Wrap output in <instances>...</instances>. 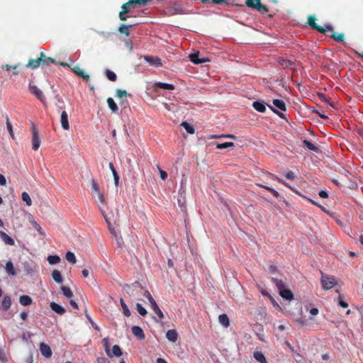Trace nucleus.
<instances>
[{"instance_id":"412c9836","label":"nucleus","mask_w":363,"mask_h":363,"mask_svg":"<svg viewBox=\"0 0 363 363\" xmlns=\"http://www.w3.org/2000/svg\"><path fill=\"white\" fill-rule=\"evenodd\" d=\"M154 87H157L166 90L174 89V86L173 84L160 82L155 83Z\"/></svg>"},{"instance_id":"7ed1b4c3","label":"nucleus","mask_w":363,"mask_h":363,"mask_svg":"<svg viewBox=\"0 0 363 363\" xmlns=\"http://www.w3.org/2000/svg\"><path fill=\"white\" fill-rule=\"evenodd\" d=\"M164 13L167 16H175V15H183L185 14V10L182 7V4L178 1H176L164 9Z\"/></svg>"},{"instance_id":"864d4df0","label":"nucleus","mask_w":363,"mask_h":363,"mask_svg":"<svg viewBox=\"0 0 363 363\" xmlns=\"http://www.w3.org/2000/svg\"><path fill=\"white\" fill-rule=\"evenodd\" d=\"M91 189H92L93 191L98 192L99 190L100 189V188H99V185L97 184V182L94 179H91Z\"/></svg>"},{"instance_id":"9b49d317","label":"nucleus","mask_w":363,"mask_h":363,"mask_svg":"<svg viewBox=\"0 0 363 363\" xmlns=\"http://www.w3.org/2000/svg\"><path fill=\"white\" fill-rule=\"evenodd\" d=\"M99 209L108 225V230H109L111 234L114 235L115 237H117L116 231L115 228L112 226L109 220L108 219V218L105 213V211L100 206H99Z\"/></svg>"},{"instance_id":"dca6fc26","label":"nucleus","mask_w":363,"mask_h":363,"mask_svg":"<svg viewBox=\"0 0 363 363\" xmlns=\"http://www.w3.org/2000/svg\"><path fill=\"white\" fill-rule=\"evenodd\" d=\"M131 331L133 334L137 337L139 340H144L145 337V335L144 334V332L143 329L139 326H133L131 328Z\"/></svg>"},{"instance_id":"0e129e2a","label":"nucleus","mask_w":363,"mask_h":363,"mask_svg":"<svg viewBox=\"0 0 363 363\" xmlns=\"http://www.w3.org/2000/svg\"><path fill=\"white\" fill-rule=\"evenodd\" d=\"M142 294L149 300L150 298H152V295L147 290H145L143 289V291H142Z\"/></svg>"},{"instance_id":"72a5a7b5","label":"nucleus","mask_w":363,"mask_h":363,"mask_svg":"<svg viewBox=\"0 0 363 363\" xmlns=\"http://www.w3.org/2000/svg\"><path fill=\"white\" fill-rule=\"evenodd\" d=\"M92 196L94 197H97L101 204L105 205L106 203L104 195L102 192H101L100 189L98 192L93 191Z\"/></svg>"},{"instance_id":"ddd939ff","label":"nucleus","mask_w":363,"mask_h":363,"mask_svg":"<svg viewBox=\"0 0 363 363\" xmlns=\"http://www.w3.org/2000/svg\"><path fill=\"white\" fill-rule=\"evenodd\" d=\"M40 350L41 354L46 358H50L52 356L51 349L45 343L41 342L40 344Z\"/></svg>"},{"instance_id":"bb28decb","label":"nucleus","mask_w":363,"mask_h":363,"mask_svg":"<svg viewBox=\"0 0 363 363\" xmlns=\"http://www.w3.org/2000/svg\"><path fill=\"white\" fill-rule=\"evenodd\" d=\"M331 32H332V34L330 35V37L331 38H333V40H335L336 41L344 43L345 34L343 33H337L334 32L333 30Z\"/></svg>"},{"instance_id":"774afa93","label":"nucleus","mask_w":363,"mask_h":363,"mask_svg":"<svg viewBox=\"0 0 363 363\" xmlns=\"http://www.w3.org/2000/svg\"><path fill=\"white\" fill-rule=\"evenodd\" d=\"M6 180L5 177L3 174H0V185L4 186V185H6Z\"/></svg>"},{"instance_id":"473e14b6","label":"nucleus","mask_w":363,"mask_h":363,"mask_svg":"<svg viewBox=\"0 0 363 363\" xmlns=\"http://www.w3.org/2000/svg\"><path fill=\"white\" fill-rule=\"evenodd\" d=\"M107 104L108 106V108L111 110L112 113H116L118 111V106L115 103L114 100L109 97L107 99Z\"/></svg>"},{"instance_id":"aec40b11","label":"nucleus","mask_w":363,"mask_h":363,"mask_svg":"<svg viewBox=\"0 0 363 363\" xmlns=\"http://www.w3.org/2000/svg\"><path fill=\"white\" fill-rule=\"evenodd\" d=\"M166 337L170 342H175L178 339V333L175 330H169L166 333Z\"/></svg>"},{"instance_id":"393cba45","label":"nucleus","mask_w":363,"mask_h":363,"mask_svg":"<svg viewBox=\"0 0 363 363\" xmlns=\"http://www.w3.org/2000/svg\"><path fill=\"white\" fill-rule=\"evenodd\" d=\"M6 271L9 275L15 276L16 274V272L11 261H8L6 263Z\"/></svg>"},{"instance_id":"09e8293b","label":"nucleus","mask_w":363,"mask_h":363,"mask_svg":"<svg viewBox=\"0 0 363 363\" xmlns=\"http://www.w3.org/2000/svg\"><path fill=\"white\" fill-rule=\"evenodd\" d=\"M8 362V356L4 349L0 348V363H6Z\"/></svg>"},{"instance_id":"a18cd8bd","label":"nucleus","mask_w":363,"mask_h":363,"mask_svg":"<svg viewBox=\"0 0 363 363\" xmlns=\"http://www.w3.org/2000/svg\"><path fill=\"white\" fill-rule=\"evenodd\" d=\"M136 309L138 313L142 316H145L147 313L146 309L139 303H136Z\"/></svg>"},{"instance_id":"338daca9","label":"nucleus","mask_w":363,"mask_h":363,"mask_svg":"<svg viewBox=\"0 0 363 363\" xmlns=\"http://www.w3.org/2000/svg\"><path fill=\"white\" fill-rule=\"evenodd\" d=\"M149 303H150V307L151 308H154L155 306H157L158 305L157 304L156 301H155V299L152 298H150L148 300Z\"/></svg>"},{"instance_id":"39448f33","label":"nucleus","mask_w":363,"mask_h":363,"mask_svg":"<svg viewBox=\"0 0 363 363\" xmlns=\"http://www.w3.org/2000/svg\"><path fill=\"white\" fill-rule=\"evenodd\" d=\"M321 285L323 289L329 290L337 285V280L334 276L328 275L321 272Z\"/></svg>"},{"instance_id":"f3484780","label":"nucleus","mask_w":363,"mask_h":363,"mask_svg":"<svg viewBox=\"0 0 363 363\" xmlns=\"http://www.w3.org/2000/svg\"><path fill=\"white\" fill-rule=\"evenodd\" d=\"M0 238L6 245H14L15 244L14 240L4 231H0Z\"/></svg>"},{"instance_id":"b1692460","label":"nucleus","mask_w":363,"mask_h":363,"mask_svg":"<svg viewBox=\"0 0 363 363\" xmlns=\"http://www.w3.org/2000/svg\"><path fill=\"white\" fill-rule=\"evenodd\" d=\"M252 106L256 111L260 113H264L266 111V106L264 102L254 101Z\"/></svg>"},{"instance_id":"4d7b16f0","label":"nucleus","mask_w":363,"mask_h":363,"mask_svg":"<svg viewBox=\"0 0 363 363\" xmlns=\"http://www.w3.org/2000/svg\"><path fill=\"white\" fill-rule=\"evenodd\" d=\"M318 98L322 101H324L328 104H330V106H333L331 104V103L330 102V100L329 99H328L322 93H318Z\"/></svg>"},{"instance_id":"1a4fd4ad","label":"nucleus","mask_w":363,"mask_h":363,"mask_svg":"<svg viewBox=\"0 0 363 363\" xmlns=\"http://www.w3.org/2000/svg\"><path fill=\"white\" fill-rule=\"evenodd\" d=\"M28 89L30 92L35 95V96L43 104H45V98L43 95V91L35 85L30 83L28 85Z\"/></svg>"},{"instance_id":"f03ea898","label":"nucleus","mask_w":363,"mask_h":363,"mask_svg":"<svg viewBox=\"0 0 363 363\" xmlns=\"http://www.w3.org/2000/svg\"><path fill=\"white\" fill-rule=\"evenodd\" d=\"M49 63L55 64L56 62L53 58L47 57L43 52L40 53V57L36 59H30L25 65L26 68L34 69L40 66L48 65Z\"/></svg>"},{"instance_id":"2f4dec72","label":"nucleus","mask_w":363,"mask_h":363,"mask_svg":"<svg viewBox=\"0 0 363 363\" xmlns=\"http://www.w3.org/2000/svg\"><path fill=\"white\" fill-rule=\"evenodd\" d=\"M272 281L273 283H274V284L276 285V286L279 289V291L285 289V283L284 281L282 280V279H277V278H272Z\"/></svg>"},{"instance_id":"4c0bfd02","label":"nucleus","mask_w":363,"mask_h":363,"mask_svg":"<svg viewBox=\"0 0 363 363\" xmlns=\"http://www.w3.org/2000/svg\"><path fill=\"white\" fill-rule=\"evenodd\" d=\"M234 146V143L232 142H226L224 143H217L216 148L218 150H223L228 147H232Z\"/></svg>"},{"instance_id":"c85d7f7f","label":"nucleus","mask_w":363,"mask_h":363,"mask_svg":"<svg viewBox=\"0 0 363 363\" xmlns=\"http://www.w3.org/2000/svg\"><path fill=\"white\" fill-rule=\"evenodd\" d=\"M52 277L57 283L61 284L63 282V279L60 271L55 269L52 272Z\"/></svg>"},{"instance_id":"f257e3e1","label":"nucleus","mask_w":363,"mask_h":363,"mask_svg":"<svg viewBox=\"0 0 363 363\" xmlns=\"http://www.w3.org/2000/svg\"><path fill=\"white\" fill-rule=\"evenodd\" d=\"M151 0H128L121 6V11L118 13V18L121 21H125L131 16L129 13L131 11L138 6H145Z\"/></svg>"},{"instance_id":"e2e57ef3","label":"nucleus","mask_w":363,"mask_h":363,"mask_svg":"<svg viewBox=\"0 0 363 363\" xmlns=\"http://www.w3.org/2000/svg\"><path fill=\"white\" fill-rule=\"evenodd\" d=\"M318 195H319V196H320L321 198H323V199H326L328 197V194L325 190L320 191L318 193Z\"/></svg>"},{"instance_id":"6ab92c4d","label":"nucleus","mask_w":363,"mask_h":363,"mask_svg":"<svg viewBox=\"0 0 363 363\" xmlns=\"http://www.w3.org/2000/svg\"><path fill=\"white\" fill-rule=\"evenodd\" d=\"M133 24H130V25L121 24V26L118 28V32L121 34L124 35L125 36H129L130 34V28H133Z\"/></svg>"},{"instance_id":"423d86ee","label":"nucleus","mask_w":363,"mask_h":363,"mask_svg":"<svg viewBox=\"0 0 363 363\" xmlns=\"http://www.w3.org/2000/svg\"><path fill=\"white\" fill-rule=\"evenodd\" d=\"M245 4L248 8L255 9L262 14L269 11L267 6L261 4V0H245Z\"/></svg>"},{"instance_id":"3c124183","label":"nucleus","mask_w":363,"mask_h":363,"mask_svg":"<svg viewBox=\"0 0 363 363\" xmlns=\"http://www.w3.org/2000/svg\"><path fill=\"white\" fill-rule=\"evenodd\" d=\"M153 312L158 316V318L162 320L164 318V314L161 309L159 308V306H155L154 308L152 309Z\"/></svg>"},{"instance_id":"4be33fe9","label":"nucleus","mask_w":363,"mask_h":363,"mask_svg":"<svg viewBox=\"0 0 363 363\" xmlns=\"http://www.w3.org/2000/svg\"><path fill=\"white\" fill-rule=\"evenodd\" d=\"M11 299L10 296H6L4 297L1 303V309L4 311H6L11 307Z\"/></svg>"},{"instance_id":"5701e85b","label":"nucleus","mask_w":363,"mask_h":363,"mask_svg":"<svg viewBox=\"0 0 363 363\" xmlns=\"http://www.w3.org/2000/svg\"><path fill=\"white\" fill-rule=\"evenodd\" d=\"M280 296L286 299V300H291L294 298V294L289 289H286V288L279 291Z\"/></svg>"},{"instance_id":"c03bdc74","label":"nucleus","mask_w":363,"mask_h":363,"mask_svg":"<svg viewBox=\"0 0 363 363\" xmlns=\"http://www.w3.org/2000/svg\"><path fill=\"white\" fill-rule=\"evenodd\" d=\"M6 124L7 130H8L11 137L13 139H14V133H13V127L9 121V118L8 116L6 117Z\"/></svg>"},{"instance_id":"2eb2a0df","label":"nucleus","mask_w":363,"mask_h":363,"mask_svg":"<svg viewBox=\"0 0 363 363\" xmlns=\"http://www.w3.org/2000/svg\"><path fill=\"white\" fill-rule=\"evenodd\" d=\"M144 59L150 65H155L156 67H159V66L162 65L161 59L158 57L145 56Z\"/></svg>"},{"instance_id":"79ce46f5","label":"nucleus","mask_w":363,"mask_h":363,"mask_svg":"<svg viewBox=\"0 0 363 363\" xmlns=\"http://www.w3.org/2000/svg\"><path fill=\"white\" fill-rule=\"evenodd\" d=\"M61 290L63 293V295L67 298H71L73 296L72 290L65 286H62L61 287Z\"/></svg>"},{"instance_id":"cd10ccee","label":"nucleus","mask_w":363,"mask_h":363,"mask_svg":"<svg viewBox=\"0 0 363 363\" xmlns=\"http://www.w3.org/2000/svg\"><path fill=\"white\" fill-rule=\"evenodd\" d=\"M253 356L257 362L260 363H267V359L262 352H255Z\"/></svg>"},{"instance_id":"9d476101","label":"nucleus","mask_w":363,"mask_h":363,"mask_svg":"<svg viewBox=\"0 0 363 363\" xmlns=\"http://www.w3.org/2000/svg\"><path fill=\"white\" fill-rule=\"evenodd\" d=\"M72 72L78 77H81L86 82L89 80V75L85 73L84 69L77 65L72 68Z\"/></svg>"},{"instance_id":"58836bf2","label":"nucleus","mask_w":363,"mask_h":363,"mask_svg":"<svg viewBox=\"0 0 363 363\" xmlns=\"http://www.w3.org/2000/svg\"><path fill=\"white\" fill-rule=\"evenodd\" d=\"M111 352L112 354V357L113 356L120 357L122 355L121 350L120 347L117 345H115L113 346L112 351Z\"/></svg>"},{"instance_id":"4468645a","label":"nucleus","mask_w":363,"mask_h":363,"mask_svg":"<svg viewBox=\"0 0 363 363\" xmlns=\"http://www.w3.org/2000/svg\"><path fill=\"white\" fill-rule=\"evenodd\" d=\"M60 123L62 128L64 130H69V123L68 120V115L66 111H63L61 113V117H60Z\"/></svg>"},{"instance_id":"f704fd0d","label":"nucleus","mask_w":363,"mask_h":363,"mask_svg":"<svg viewBox=\"0 0 363 363\" xmlns=\"http://www.w3.org/2000/svg\"><path fill=\"white\" fill-rule=\"evenodd\" d=\"M303 143L304 146H306L310 150L314 151L315 152H317L319 150L318 147L309 140H304L303 141Z\"/></svg>"},{"instance_id":"6e6d98bb","label":"nucleus","mask_w":363,"mask_h":363,"mask_svg":"<svg viewBox=\"0 0 363 363\" xmlns=\"http://www.w3.org/2000/svg\"><path fill=\"white\" fill-rule=\"evenodd\" d=\"M116 96L118 98H123L125 97L128 94L127 91L125 90H121V89H117L116 90Z\"/></svg>"},{"instance_id":"e433bc0d","label":"nucleus","mask_w":363,"mask_h":363,"mask_svg":"<svg viewBox=\"0 0 363 363\" xmlns=\"http://www.w3.org/2000/svg\"><path fill=\"white\" fill-rule=\"evenodd\" d=\"M182 126L184 128L187 133L190 134H194L195 132V129L193 125L187 123L186 121H184L182 123Z\"/></svg>"},{"instance_id":"052dcab7","label":"nucleus","mask_w":363,"mask_h":363,"mask_svg":"<svg viewBox=\"0 0 363 363\" xmlns=\"http://www.w3.org/2000/svg\"><path fill=\"white\" fill-rule=\"evenodd\" d=\"M285 177L289 180H294L295 179L294 173L291 171H289L285 174Z\"/></svg>"},{"instance_id":"69168bd1","label":"nucleus","mask_w":363,"mask_h":363,"mask_svg":"<svg viewBox=\"0 0 363 363\" xmlns=\"http://www.w3.org/2000/svg\"><path fill=\"white\" fill-rule=\"evenodd\" d=\"M97 363H110V362L106 357H101L97 358Z\"/></svg>"},{"instance_id":"a211bd4d","label":"nucleus","mask_w":363,"mask_h":363,"mask_svg":"<svg viewBox=\"0 0 363 363\" xmlns=\"http://www.w3.org/2000/svg\"><path fill=\"white\" fill-rule=\"evenodd\" d=\"M50 306L53 311L60 315L64 314L66 311L64 307L55 302H51Z\"/></svg>"},{"instance_id":"c9c22d12","label":"nucleus","mask_w":363,"mask_h":363,"mask_svg":"<svg viewBox=\"0 0 363 363\" xmlns=\"http://www.w3.org/2000/svg\"><path fill=\"white\" fill-rule=\"evenodd\" d=\"M120 303L123 311V315L126 317H129L131 314L130 311L122 298L120 299Z\"/></svg>"},{"instance_id":"c756f323","label":"nucleus","mask_w":363,"mask_h":363,"mask_svg":"<svg viewBox=\"0 0 363 363\" xmlns=\"http://www.w3.org/2000/svg\"><path fill=\"white\" fill-rule=\"evenodd\" d=\"M19 302L23 306H29L32 303V298L29 296L23 295L20 296Z\"/></svg>"},{"instance_id":"680f3d73","label":"nucleus","mask_w":363,"mask_h":363,"mask_svg":"<svg viewBox=\"0 0 363 363\" xmlns=\"http://www.w3.org/2000/svg\"><path fill=\"white\" fill-rule=\"evenodd\" d=\"M269 107L271 108V110L274 112L275 113H277L280 118H285V116L284 113L277 111L276 109H274L272 106H269Z\"/></svg>"},{"instance_id":"ea45409f","label":"nucleus","mask_w":363,"mask_h":363,"mask_svg":"<svg viewBox=\"0 0 363 363\" xmlns=\"http://www.w3.org/2000/svg\"><path fill=\"white\" fill-rule=\"evenodd\" d=\"M102 343H103V345L104 346L106 354L108 357H112V354H111V350L109 349V342H108V338H104L102 340Z\"/></svg>"},{"instance_id":"a19ab883","label":"nucleus","mask_w":363,"mask_h":363,"mask_svg":"<svg viewBox=\"0 0 363 363\" xmlns=\"http://www.w3.org/2000/svg\"><path fill=\"white\" fill-rule=\"evenodd\" d=\"M65 258L72 264H74L77 262L74 254L69 251L66 253Z\"/></svg>"},{"instance_id":"0eeeda50","label":"nucleus","mask_w":363,"mask_h":363,"mask_svg":"<svg viewBox=\"0 0 363 363\" xmlns=\"http://www.w3.org/2000/svg\"><path fill=\"white\" fill-rule=\"evenodd\" d=\"M125 290L130 296L139 299L138 296L140 294H142L143 288L139 284V283L135 282L131 285H127Z\"/></svg>"},{"instance_id":"603ef678","label":"nucleus","mask_w":363,"mask_h":363,"mask_svg":"<svg viewBox=\"0 0 363 363\" xmlns=\"http://www.w3.org/2000/svg\"><path fill=\"white\" fill-rule=\"evenodd\" d=\"M295 322L297 323L301 326H306L308 325V322L306 319L303 318H297L295 319Z\"/></svg>"},{"instance_id":"a878e982","label":"nucleus","mask_w":363,"mask_h":363,"mask_svg":"<svg viewBox=\"0 0 363 363\" xmlns=\"http://www.w3.org/2000/svg\"><path fill=\"white\" fill-rule=\"evenodd\" d=\"M219 323L224 326L228 328L230 325V320L226 314H221L218 316Z\"/></svg>"},{"instance_id":"13d9d810","label":"nucleus","mask_w":363,"mask_h":363,"mask_svg":"<svg viewBox=\"0 0 363 363\" xmlns=\"http://www.w3.org/2000/svg\"><path fill=\"white\" fill-rule=\"evenodd\" d=\"M19 67H20V64L18 63V64H16V65H13V66H10V65H4V66H2V67H1V68H2L3 69H6V71H9V70H10L11 69H17V68H18Z\"/></svg>"},{"instance_id":"f8f14e48","label":"nucleus","mask_w":363,"mask_h":363,"mask_svg":"<svg viewBox=\"0 0 363 363\" xmlns=\"http://www.w3.org/2000/svg\"><path fill=\"white\" fill-rule=\"evenodd\" d=\"M199 52H197L189 55V57L193 63L196 65H199L208 61V60L206 58H199Z\"/></svg>"},{"instance_id":"bf43d9fd","label":"nucleus","mask_w":363,"mask_h":363,"mask_svg":"<svg viewBox=\"0 0 363 363\" xmlns=\"http://www.w3.org/2000/svg\"><path fill=\"white\" fill-rule=\"evenodd\" d=\"M309 313H310V315H311L310 317V320H313V318L312 316H315L316 315L318 314L319 313V310L317 308H312L310 311H309Z\"/></svg>"},{"instance_id":"de8ad7c7","label":"nucleus","mask_w":363,"mask_h":363,"mask_svg":"<svg viewBox=\"0 0 363 363\" xmlns=\"http://www.w3.org/2000/svg\"><path fill=\"white\" fill-rule=\"evenodd\" d=\"M106 75L107 78L111 82H116L117 79L116 74L113 71H111L109 69L106 70Z\"/></svg>"},{"instance_id":"37998d69","label":"nucleus","mask_w":363,"mask_h":363,"mask_svg":"<svg viewBox=\"0 0 363 363\" xmlns=\"http://www.w3.org/2000/svg\"><path fill=\"white\" fill-rule=\"evenodd\" d=\"M48 261L50 264H56L60 262V258L57 255H49Z\"/></svg>"},{"instance_id":"7c9ffc66","label":"nucleus","mask_w":363,"mask_h":363,"mask_svg":"<svg viewBox=\"0 0 363 363\" xmlns=\"http://www.w3.org/2000/svg\"><path fill=\"white\" fill-rule=\"evenodd\" d=\"M273 104L274 106H276L277 108L280 109L281 111H285L286 109V104H285L284 101L282 100L274 99Z\"/></svg>"},{"instance_id":"8fccbe9b","label":"nucleus","mask_w":363,"mask_h":363,"mask_svg":"<svg viewBox=\"0 0 363 363\" xmlns=\"http://www.w3.org/2000/svg\"><path fill=\"white\" fill-rule=\"evenodd\" d=\"M259 186L270 191L275 197L278 198L280 196L279 193L273 188L262 184H259Z\"/></svg>"},{"instance_id":"5fc2aeb1","label":"nucleus","mask_w":363,"mask_h":363,"mask_svg":"<svg viewBox=\"0 0 363 363\" xmlns=\"http://www.w3.org/2000/svg\"><path fill=\"white\" fill-rule=\"evenodd\" d=\"M86 318L88 319V320L89 321V323L91 324V326L96 330H99V327L93 321V320L91 319V318L90 317V315L86 313Z\"/></svg>"},{"instance_id":"6e6552de","label":"nucleus","mask_w":363,"mask_h":363,"mask_svg":"<svg viewBox=\"0 0 363 363\" xmlns=\"http://www.w3.org/2000/svg\"><path fill=\"white\" fill-rule=\"evenodd\" d=\"M31 131H32V148L34 150H38L40 145V138L39 135L38 130L34 125L32 123L31 125Z\"/></svg>"},{"instance_id":"20e7f679","label":"nucleus","mask_w":363,"mask_h":363,"mask_svg":"<svg viewBox=\"0 0 363 363\" xmlns=\"http://www.w3.org/2000/svg\"><path fill=\"white\" fill-rule=\"evenodd\" d=\"M315 16H309L308 17V21L307 23L314 30L316 31L322 33V34H326L329 31H333V26L330 24L326 25L325 27H322L319 25H318L315 23Z\"/></svg>"},{"instance_id":"49530a36","label":"nucleus","mask_w":363,"mask_h":363,"mask_svg":"<svg viewBox=\"0 0 363 363\" xmlns=\"http://www.w3.org/2000/svg\"><path fill=\"white\" fill-rule=\"evenodd\" d=\"M21 197H22V200L26 202V205L30 206L32 203V201H31V199L29 196V194L26 192H23L22 193V195H21Z\"/></svg>"}]
</instances>
